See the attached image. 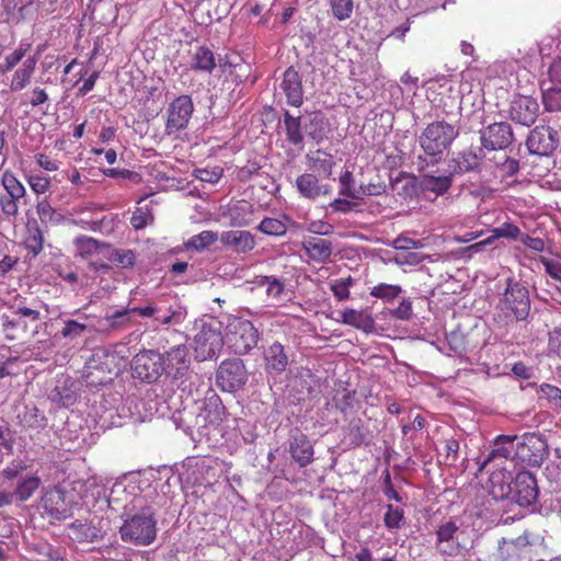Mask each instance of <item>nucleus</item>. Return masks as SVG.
Instances as JSON below:
<instances>
[{
	"mask_svg": "<svg viewBox=\"0 0 561 561\" xmlns=\"http://www.w3.org/2000/svg\"><path fill=\"white\" fill-rule=\"evenodd\" d=\"M73 243L77 249L78 255H80L83 259L90 257L91 255L96 253L102 247L101 242L87 236L76 238Z\"/></svg>",
	"mask_w": 561,
	"mask_h": 561,
	"instance_id": "obj_42",
	"label": "nucleus"
},
{
	"mask_svg": "<svg viewBox=\"0 0 561 561\" xmlns=\"http://www.w3.org/2000/svg\"><path fill=\"white\" fill-rule=\"evenodd\" d=\"M402 293L400 285H392L387 283H379L370 288L369 295L371 297L383 300L385 302H391Z\"/></svg>",
	"mask_w": 561,
	"mask_h": 561,
	"instance_id": "obj_38",
	"label": "nucleus"
},
{
	"mask_svg": "<svg viewBox=\"0 0 561 561\" xmlns=\"http://www.w3.org/2000/svg\"><path fill=\"white\" fill-rule=\"evenodd\" d=\"M391 190L403 199L412 198L416 192L414 178L401 174L394 180H391Z\"/></svg>",
	"mask_w": 561,
	"mask_h": 561,
	"instance_id": "obj_34",
	"label": "nucleus"
},
{
	"mask_svg": "<svg viewBox=\"0 0 561 561\" xmlns=\"http://www.w3.org/2000/svg\"><path fill=\"white\" fill-rule=\"evenodd\" d=\"M42 480L38 476H26L19 479L15 489L12 491L15 500L20 502L28 501L39 489Z\"/></svg>",
	"mask_w": 561,
	"mask_h": 561,
	"instance_id": "obj_29",
	"label": "nucleus"
},
{
	"mask_svg": "<svg viewBox=\"0 0 561 561\" xmlns=\"http://www.w3.org/2000/svg\"><path fill=\"white\" fill-rule=\"evenodd\" d=\"M353 284H354V278L351 275H348L347 277L335 279L331 284L330 287H331V290H332L334 297L339 301H345V300L350 299V296H351L350 287Z\"/></svg>",
	"mask_w": 561,
	"mask_h": 561,
	"instance_id": "obj_49",
	"label": "nucleus"
},
{
	"mask_svg": "<svg viewBox=\"0 0 561 561\" xmlns=\"http://www.w3.org/2000/svg\"><path fill=\"white\" fill-rule=\"evenodd\" d=\"M130 312L137 313L140 317L150 318L157 312V308L153 306L134 307L129 309L117 310L112 314L106 316V320L112 327H116L118 323H127L129 321L128 314Z\"/></svg>",
	"mask_w": 561,
	"mask_h": 561,
	"instance_id": "obj_31",
	"label": "nucleus"
},
{
	"mask_svg": "<svg viewBox=\"0 0 561 561\" xmlns=\"http://www.w3.org/2000/svg\"><path fill=\"white\" fill-rule=\"evenodd\" d=\"M190 68L194 71L211 73L216 68V58L211 48L196 45L190 51Z\"/></svg>",
	"mask_w": 561,
	"mask_h": 561,
	"instance_id": "obj_22",
	"label": "nucleus"
},
{
	"mask_svg": "<svg viewBox=\"0 0 561 561\" xmlns=\"http://www.w3.org/2000/svg\"><path fill=\"white\" fill-rule=\"evenodd\" d=\"M43 515L53 524L72 516L75 502L61 485L46 488L41 496Z\"/></svg>",
	"mask_w": 561,
	"mask_h": 561,
	"instance_id": "obj_5",
	"label": "nucleus"
},
{
	"mask_svg": "<svg viewBox=\"0 0 561 561\" xmlns=\"http://www.w3.org/2000/svg\"><path fill=\"white\" fill-rule=\"evenodd\" d=\"M341 322L357 330L370 333L375 330V319L368 310H356L346 308L342 312Z\"/></svg>",
	"mask_w": 561,
	"mask_h": 561,
	"instance_id": "obj_25",
	"label": "nucleus"
},
{
	"mask_svg": "<svg viewBox=\"0 0 561 561\" xmlns=\"http://www.w3.org/2000/svg\"><path fill=\"white\" fill-rule=\"evenodd\" d=\"M163 368V355L153 350L139 352L131 362L133 376L149 383L161 377Z\"/></svg>",
	"mask_w": 561,
	"mask_h": 561,
	"instance_id": "obj_8",
	"label": "nucleus"
},
{
	"mask_svg": "<svg viewBox=\"0 0 561 561\" xmlns=\"http://www.w3.org/2000/svg\"><path fill=\"white\" fill-rule=\"evenodd\" d=\"M390 316L398 320H410L413 316L411 300L409 298L402 299L397 308L390 310Z\"/></svg>",
	"mask_w": 561,
	"mask_h": 561,
	"instance_id": "obj_56",
	"label": "nucleus"
},
{
	"mask_svg": "<svg viewBox=\"0 0 561 561\" xmlns=\"http://www.w3.org/2000/svg\"><path fill=\"white\" fill-rule=\"evenodd\" d=\"M559 144L558 133L550 126H537L527 137V148L533 154L549 156Z\"/></svg>",
	"mask_w": 561,
	"mask_h": 561,
	"instance_id": "obj_13",
	"label": "nucleus"
},
{
	"mask_svg": "<svg viewBox=\"0 0 561 561\" xmlns=\"http://www.w3.org/2000/svg\"><path fill=\"white\" fill-rule=\"evenodd\" d=\"M512 140V127L506 122L490 124L481 131L482 145L490 150L506 148L511 145Z\"/></svg>",
	"mask_w": 561,
	"mask_h": 561,
	"instance_id": "obj_16",
	"label": "nucleus"
},
{
	"mask_svg": "<svg viewBox=\"0 0 561 561\" xmlns=\"http://www.w3.org/2000/svg\"><path fill=\"white\" fill-rule=\"evenodd\" d=\"M206 417L210 423H221L225 419L226 408L222 404L219 396L214 393L208 397L205 402Z\"/></svg>",
	"mask_w": 561,
	"mask_h": 561,
	"instance_id": "obj_36",
	"label": "nucleus"
},
{
	"mask_svg": "<svg viewBox=\"0 0 561 561\" xmlns=\"http://www.w3.org/2000/svg\"><path fill=\"white\" fill-rule=\"evenodd\" d=\"M548 77L552 84L561 87V56H557L550 64Z\"/></svg>",
	"mask_w": 561,
	"mask_h": 561,
	"instance_id": "obj_63",
	"label": "nucleus"
},
{
	"mask_svg": "<svg viewBox=\"0 0 561 561\" xmlns=\"http://www.w3.org/2000/svg\"><path fill=\"white\" fill-rule=\"evenodd\" d=\"M284 128L288 142L297 146L304 140L301 130V117L293 116L288 111L284 112Z\"/></svg>",
	"mask_w": 561,
	"mask_h": 561,
	"instance_id": "obj_33",
	"label": "nucleus"
},
{
	"mask_svg": "<svg viewBox=\"0 0 561 561\" xmlns=\"http://www.w3.org/2000/svg\"><path fill=\"white\" fill-rule=\"evenodd\" d=\"M247 369L241 359L224 360L217 370V383L224 391H234L245 385Z\"/></svg>",
	"mask_w": 561,
	"mask_h": 561,
	"instance_id": "obj_10",
	"label": "nucleus"
},
{
	"mask_svg": "<svg viewBox=\"0 0 561 561\" xmlns=\"http://www.w3.org/2000/svg\"><path fill=\"white\" fill-rule=\"evenodd\" d=\"M27 469V466L22 460H14L9 466L0 471V488L5 489L8 482L19 478L22 472ZM15 496L13 492L0 491V507L12 504Z\"/></svg>",
	"mask_w": 561,
	"mask_h": 561,
	"instance_id": "obj_21",
	"label": "nucleus"
},
{
	"mask_svg": "<svg viewBox=\"0 0 561 561\" xmlns=\"http://www.w3.org/2000/svg\"><path fill=\"white\" fill-rule=\"evenodd\" d=\"M539 391L552 402L558 404L559 399L561 398V389L557 386L543 382L539 387Z\"/></svg>",
	"mask_w": 561,
	"mask_h": 561,
	"instance_id": "obj_64",
	"label": "nucleus"
},
{
	"mask_svg": "<svg viewBox=\"0 0 561 561\" xmlns=\"http://www.w3.org/2000/svg\"><path fill=\"white\" fill-rule=\"evenodd\" d=\"M516 436L499 435L494 443V448L489 453L481 465V470L496 458L507 459L511 456V449L506 445H513Z\"/></svg>",
	"mask_w": 561,
	"mask_h": 561,
	"instance_id": "obj_32",
	"label": "nucleus"
},
{
	"mask_svg": "<svg viewBox=\"0 0 561 561\" xmlns=\"http://www.w3.org/2000/svg\"><path fill=\"white\" fill-rule=\"evenodd\" d=\"M73 539L79 542H93L99 538L98 529L88 523L75 522L69 526Z\"/></svg>",
	"mask_w": 561,
	"mask_h": 561,
	"instance_id": "obj_35",
	"label": "nucleus"
},
{
	"mask_svg": "<svg viewBox=\"0 0 561 561\" xmlns=\"http://www.w3.org/2000/svg\"><path fill=\"white\" fill-rule=\"evenodd\" d=\"M194 105L190 95L183 94L174 99L168 107L165 129L172 134L184 129L193 114Z\"/></svg>",
	"mask_w": 561,
	"mask_h": 561,
	"instance_id": "obj_12",
	"label": "nucleus"
},
{
	"mask_svg": "<svg viewBox=\"0 0 561 561\" xmlns=\"http://www.w3.org/2000/svg\"><path fill=\"white\" fill-rule=\"evenodd\" d=\"M280 89L286 96V101L294 107H300L304 103L302 81L299 72L293 67H288L280 82Z\"/></svg>",
	"mask_w": 561,
	"mask_h": 561,
	"instance_id": "obj_17",
	"label": "nucleus"
},
{
	"mask_svg": "<svg viewBox=\"0 0 561 561\" xmlns=\"http://www.w3.org/2000/svg\"><path fill=\"white\" fill-rule=\"evenodd\" d=\"M539 113V104L536 99L526 95H516L508 108L510 118L523 126L535 124Z\"/></svg>",
	"mask_w": 561,
	"mask_h": 561,
	"instance_id": "obj_14",
	"label": "nucleus"
},
{
	"mask_svg": "<svg viewBox=\"0 0 561 561\" xmlns=\"http://www.w3.org/2000/svg\"><path fill=\"white\" fill-rule=\"evenodd\" d=\"M1 184L7 194L0 197V208L5 217H16L19 215V202L25 196L26 190L21 181L10 170L3 171Z\"/></svg>",
	"mask_w": 561,
	"mask_h": 561,
	"instance_id": "obj_9",
	"label": "nucleus"
},
{
	"mask_svg": "<svg viewBox=\"0 0 561 561\" xmlns=\"http://www.w3.org/2000/svg\"><path fill=\"white\" fill-rule=\"evenodd\" d=\"M257 229L262 233L273 237H282L287 232V226L283 220L270 217L264 218Z\"/></svg>",
	"mask_w": 561,
	"mask_h": 561,
	"instance_id": "obj_44",
	"label": "nucleus"
},
{
	"mask_svg": "<svg viewBox=\"0 0 561 561\" xmlns=\"http://www.w3.org/2000/svg\"><path fill=\"white\" fill-rule=\"evenodd\" d=\"M479 164V156L472 149H466L456 154L449 167L453 170V174H461L476 170Z\"/></svg>",
	"mask_w": 561,
	"mask_h": 561,
	"instance_id": "obj_28",
	"label": "nucleus"
},
{
	"mask_svg": "<svg viewBox=\"0 0 561 561\" xmlns=\"http://www.w3.org/2000/svg\"><path fill=\"white\" fill-rule=\"evenodd\" d=\"M30 45L20 44L11 54L4 57L2 64H0V72L5 73L11 71L26 55Z\"/></svg>",
	"mask_w": 561,
	"mask_h": 561,
	"instance_id": "obj_47",
	"label": "nucleus"
},
{
	"mask_svg": "<svg viewBox=\"0 0 561 561\" xmlns=\"http://www.w3.org/2000/svg\"><path fill=\"white\" fill-rule=\"evenodd\" d=\"M36 60L33 57L26 58L22 65L13 72L10 82V90L18 92L25 89L32 82L35 72Z\"/></svg>",
	"mask_w": 561,
	"mask_h": 561,
	"instance_id": "obj_27",
	"label": "nucleus"
},
{
	"mask_svg": "<svg viewBox=\"0 0 561 561\" xmlns=\"http://www.w3.org/2000/svg\"><path fill=\"white\" fill-rule=\"evenodd\" d=\"M545 272L556 280L561 282V263L547 257H541Z\"/></svg>",
	"mask_w": 561,
	"mask_h": 561,
	"instance_id": "obj_62",
	"label": "nucleus"
},
{
	"mask_svg": "<svg viewBox=\"0 0 561 561\" xmlns=\"http://www.w3.org/2000/svg\"><path fill=\"white\" fill-rule=\"evenodd\" d=\"M121 538L125 542L138 546H149L157 537V520L149 508H142L139 513L126 519L119 528Z\"/></svg>",
	"mask_w": 561,
	"mask_h": 561,
	"instance_id": "obj_4",
	"label": "nucleus"
},
{
	"mask_svg": "<svg viewBox=\"0 0 561 561\" xmlns=\"http://www.w3.org/2000/svg\"><path fill=\"white\" fill-rule=\"evenodd\" d=\"M218 240L217 232L210 231V230H204L197 234H194L191 237L187 242L185 243V247L187 249H194L196 251H202L211 244H214Z\"/></svg>",
	"mask_w": 561,
	"mask_h": 561,
	"instance_id": "obj_39",
	"label": "nucleus"
},
{
	"mask_svg": "<svg viewBox=\"0 0 561 561\" xmlns=\"http://www.w3.org/2000/svg\"><path fill=\"white\" fill-rule=\"evenodd\" d=\"M36 213L42 224L57 225L61 216L53 208L47 198H43L36 204Z\"/></svg>",
	"mask_w": 561,
	"mask_h": 561,
	"instance_id": "obj_40",
	"label": "nucleus"
},
{
	"mask_svg": "<svg viewBox=\"0 0 561 561\" xmlns=\"http://www.w3.org/2000/svg\"><path fill=\"white\" fill-rule=\"evenodd\" d=\"M458 529L457 523L451 519L439 525L436 530V548L442 552H446V550L442 548V545L453 540Z\"/></svg>",
	"mask_w": 561,
	"mask_h": 561,
	"instance_id": "obj_43",
	"label": "nucleus"
},
{
	"mask_svg": "<svg viewBox=\"0 0 561 561\" xmlns=\"http://www.w3.org/2000/svg\"><path fill=\"white\" fill-rule=\"evenodd\" d=\"M222 344L220 332L204 325L194 337L195 358L198 360L211 359L219 353Z\"/></svg>",
	"mask_w": 561,
	"mask_h": 561,
	"instance_id": "obj_11",
	"label": "nucleus"
},
{
	"mask_svg": "<svg viewBox=\"0 0 561 561\" xmlns=\"http://www.w3.org/2000/svg\"><path fill=\"white\" fill-rule=\"evenodd\" d=\"M332 14L339 21H344L352 15L353 0H329Z\"/></svg>",
	"mask_w": 561,
	"mask_h": 561,
	"instance_id": "obj_50",
	"label": "nucleus"
},
{
	"mask_svg": "<svg viewBox=\"0 0 561 561\" xmlns=\"http://www.w3.org/2000/svg\"><path fill=\"white\" fill-rule=\"evenodd\" d=\"M289 453L291 458L305 468L313 461V446L304 433L295 434L289 439Z\"/></svg>",
	"mask_w": 561,
	"mask_h": 561,
	"instance_id": "obj_20",
	"label": "nucleus"
},
{
	"mask_svg": "<svg viewBox=\"0 0 561 561\" xmlns=\"http://www.w3.org/2000/svg\"><path fill=\"white\" fill-rule=\"evenodd\" d=\"M190 366L188 350L183 344L171 347L163 355V373L175 380L183 378L188 373Z\"/></svg>",
	"mask_w": 561,
	"mask_h": 561,
	"instance_id": "obj_15",
	"label": "nucleus"
},
{
	"mask_svg": "<svg viewBox=\"0 0 561 561\" xmlns=\"http://www.w3.org/2000/svg\"><path fill=\"white\" fill-rule=\"evenodd\" d=\"M110 261L122 268H130L135 265L136 254L130 249L114 250L110 255Z\"/></svg>",
	"mask_w": 561,
	"mask_h": 561,
	"instance_id": "obj_48",
	"label": "nucleus"
},
{
	"mask_svg": "<svg viewBox=\"0 0 561 561\" xmlns=\"http://www.w3.org/2000/svg\"><path fill=\"white\" fill-rule=\"evenodd\" d=\"M500 158H503V162H496V167L502 176H513L518 172L519 163L516 159L510 158L505 153H501Z\"/></svg>",
	"mask_w": 561,
	"mask_h": 561,
	"instance_id": "obj_57",
	"label": "nucleus"
},
{
	"mask_svg": "<svg viewBox=\"0 0 561 561\" xmlns=\"http://www.w3.org/2000/svg\"><path fill=\"white\" fill-rule=\"evenodd\" d=\"M219 240L221 244L236 253H247L254 249V236L247 230H228L221 232Z\"/></svg>",
	"mask_w": 561,
	"mask_h": 561,
	"instance_id": "obj_18",
	"label": "nucleus"
},
{
	"mask_svg": "<svg viewBox=\"0 0 561 561\" xmlns=\"http://www.w3.org/2000/svg\"><path fill=\"white\" fill-rule=\"evenodd\" d=\"M301 247L308 257L317 263H325L333 252L332 242L318 236L305 237Z\"/></svg>",
	"mask_w": 561,
	"mask_h": 561,
	"instance_id": "obj_19",
	"label": "nucleus"
},
{
	"mask_svg": "<svg viewBox=\"0 0 561 561\" xmlns=\"http://www.w3.org/2000/svg\"><path fill=\"white\" fill-rule=\"evenodd\" d=\"M490 493L494 499H512L522 507L533 505L538 497V484L536 477L529 471H520L516 474L513 486L511 474L504 470H496L490 474Z\"/></svg>",
	"mask_w": 561,
	"mask_h": 561,
	"instance_id": "obj_1",
	"label": "nucleus"
},
{
	"mask_svg": "<svg viewBox=\"0 0 561 561\" xmlns=\"http://www.w3.org/2000/svg\"><path fill=\"white\" fill-rule=\"evenodd\" d=\"M492 232H494V237L516 240L520 234V229L512 222H504L494 228Z\"/></svg>",
	"mask_w": 561,
	"mask_h": 561,
	"instance_id": "obj_60",
	"label": "nucleus"
},
{
	"mask_svg": "<svg viewBox=\"0 0 561 561\" xmlns=\"http://www.w3.org/2000/svg\"><path fill=\"white\" fill-rule=\"evenodd\" d=\"M153 221V216L149 209L137 208L130 217V225L136 230H141Z\"/></svg>",
	"mask_w": 561,
	"mask_h": 561,
	"instance_id": "obj_53",
	"label": "nucleus"
},
{
	"mask_svg": "<svg viewBox=\"0 0 561 561\" xmlns=\"http://www.w3.org/2000/svg\"><path fill=\"white\" fill-rule=\"evenodd\" d=\"M87 330V323L79 322L73 319H68L64 321V328L60 331V335L67 340H76L82 336Z\"/></svg>",
	"mask_w": 561,
	"mask_h": 561,
	"instance_id": "obj_46",
	"label": "nucleus"
},
{
	"mask_svg": "<svg viewBox=\"0 0 561 561\" xmlns=\"http://www.w3.org/2000/svg\"><path fill=\"white\" fill-rule=\"evenodd\" d=\"M548 352L561 357V328H554L549 333Z\"/></svg>",
	"mask_w": 561,
	"mask_h": 561,
	"instance_id": "obj_61",
	"label": "nucleus"
},
{
	"mask_svg": "<svg viewBox=\"0 0 561 561\" xmlns=\"http://www.w3.org/2000/svg\"><path fill=\"white\" fill-rule=\"evenodd\" d=\"M309 160L312 163L311 168L313 171L322 173L328 178L332 174L334 165L332 154L322 150H317L311 157H309Z\"/></svg>",
	"mask_w": 561,
	"mask_h": 561,
	"instance_id": "obj_37",
	"label": "nucleus"
},
{
	"mask_svg": "<svg viewBox=\"0 0 561 561\" xmlns=\"http://www.w3.org/2000/svg\"><path fill=\"white\" fill-rule=\"evenodd\" d=\"M458 128L445 121H435L426 125L419 136V144L430 163L442 161L444 153L450 149L458 137Z\"/></svg>",
	"mask_w": 561,
	"mask_h": 561,
	"instance_id": "obj_3",
	"label": "nucleus"
},
{
	"mask_svg": "<svg viewBox=\"0 0 561 561\" xmlns=\"http://www.w3.org/2000/svg\"><path fill=\"white\" fill-rule=\"evenodd\" d=\"M22 245L32 259L37 257L42 253L44 249V232L36 221L26 224Z\"/></svg>",
	"mask_w": 561,
	"mask_h": 561,
	"instance_id": "obj_26",
	"label": "nucleus"
},
{
	"mask_svg": "<svg viewBox=\"0 0 561 561\" xmlns=\"http://www.w3.org/2000/svg\"><path fill=\"white\" fill-rule=\"evenodd\" d=\"M446 340L449 350L453 351L455 354L461 355L466 352V337L461 332L453 331L447 335Z\"/></svg>",
	"mask_w": 561,
	"mask_h": 561,
	"instance_id": "obj_54",
	"label": "nucleus"
},
{
	"mask_svg": "<svg viewBox=\"0 0 561 561\" xmlns=\"http://www.w3.org/2000/svg\"><path fill=\"white\" fill-rule=\"evenodd\" d=\"M41 320V312L28 307H18L3 316L2 331L8 340L22 339L30 327Z\"/></svg>",
	"mask_w": 561,
	"mask_h": 561,
	"instance_id": "obj_7",
	"label": "nucleus"
},
{
	"mask_svg": "<svg viewBox=\"0 0 561 561\" xmlns=\"http://www.w3.org/2000/svg\"><path fill=\"white\" fill-rule=\"evenodd\" d=\"M226 340L234 354L244 355L256 346L259 331L251 321L233 318L227 325Z\"/></svg>",
	"mask_w": 561,
	"mask_h": 561,
	"instance_id": "obj_6",
	"label": "nucleus"
},
{
	"mask_svg": "<svg viewBox=\"0 0 561 561\" xmlns=\"http://www.w3.org/2000/svg\"><path fill=\"white\" fill-rule=\"evenodd\" d=\"M265 370L268 375H280L286 370L288 357L284 346L279 342H274L264 352Z\"/></svg>",
	"mask_w": 561,
	"mask_h": 561,
	"instance_id": "obj_23",
	"label": "nucleus"
},
{
	"mask_svg": "<svg viewBox=\"0 0 561 561\" xmlns=\"http://www.w3.org/2000/svg\"><path fill=\"white\" fill-rule=\"evenodd\" d=\"M542 103L548 112L561 111V87L552 84L542 92Z\"/></svg>",
	"mask_w": 561,
	"mask_h": 561,
	"instance_id": "obj_45",
	"label": "nucleus"
},
{
	"mask_svg": "<svg viewBox=\"0 0 561 561\" xmlns=\"http://www.w3.org/2000/svg\"><path fill=\"white\" fill-rule=\"evenodd\" d=\"M340 195L346 196L352 199H359L357 190L353 188V174L346 170L340 175Z\"/></svg>",
	"mask_w": 561,
	"mask_h": 561,
	"instance_id": "obj_52",
	"label": "nucleus"
},
{
	"mask_svg": "<svg viewBox=\"0 0 561 561\" xmlns=\"http://www.w3.org/2000/svg\"><path fill=\"white\" fill-rule=\"evenodd\" d=\"M260 284L266 285V294L274 298L279 297L284 291V284L273 276H263Z\"/></svg>",
	"mask_w": 561,
	"mask_h": 561,
	"instance_id": "obj_58",
	"label": "nucleus"
},
{
	"mask_svg": "<svg viewBox=\"0 0 561 561\" xmlns=\"http://www.w3.org/2000/svg\"><path fill=\"white\" fill-rule=\"evenodd\" d=\"M383 516V524L388 530L400 529L404 525V511L392 504L387 505Z\"/></svg>",
	"mask_w": 561,
	"mask_h": 561,
	"instance_id": "obj_41",
	"label": "nucleus"
},
{
	"mask_svg": "<svg viewBox=\"0 0 561 561\" xmlns=\"http://www.w3.org/2000/svg\"><path fill=\"white\" fill-rule=\"evenodd\" d=\"M296 187L301 196L309 199H316L331 192L330 186L320 184L318 178L312 173L299 175L296 180Z\"/></svg>",
	"mask_w": 561,
	"mask_h": 561,
	"instance_id": "obj_24",
	"label": "nucleus"
},
{
	"mask_svg": "<svg viewBox=\"0 0 561 561\" xmlns=\"http://www.w3.org/2000/svg\"><path fill=\"white\" fill-rule=\"evenodd\" d=\"M453 184V173L450 175L435 176L425 174L421 179V186L426 192H432L436 195L445 194Z\"/></svg>",
	"mask_w": 561,
	"mask_h": 561,
	"instance_id": "obj_30",
	"label": "nucleus"
},
{
	"mask_svg": "<svg viewBox=\"0 0 561 561\" xmlns=\"http://www.w3.org/2000/svg\"><path fill=\"white\" fill-rule=\"evenodd\" d=\"M27 183L31 190L37 195L45 194L50 187L49 178L39 174L27 176Z\"/></svg>",
	"mask_w": 561,
	"mask_h": 561,
	"instance_id": "obj_55",
	"label": "nucleus"
},
{
	"mask_svg": "<svg viewBox=\"0 0 561 561\" xmlns=\"http://www.w3.org/2000/svg\"><path fill=\"white\" fill-rule=\"evenodd\" d=\"M194 173L197 180L215 184L222 178L224 169L221 167L196 169Z\"/></svg>",
	"mask_w": 561,
	"mask_h": 561,
	"instance_id": "obj_51",
	"label": "nucleus"
},
{
	"mask_svg": "<svg viewBox=\"0 0 561 561\" xmlns=\"http://www.w3.org/2000/svg\"><path fill=\"white\" fill-rule=\"evenodd\" d=\"M386 188L385 182L360 184L357 188V194L359 195V199L363 196H379L386 193Z\"/></svg>",
	"mask_w": 561,
	"mask_h": 561,
	"instance_id": "obj_59",
	"label": "nucleus"
},
{
	"mask_svg": "<svg viewBox=\"0 0 561 561\" xmlns=\"http://www.w3.org/2000/svg\"><path fill=\"white\" fill-rule=\"evenodd\" d=\"M530 311L529 290L526 286L508 277L506 287L496 305L494 320L497 323L508 324L513 321H524Z\"/></svg>",
	"mask_w": 561,
	"mask_h": 561,
	"instance_id": "obj_2",
	"label": "nucleus"
}]
</instances>
